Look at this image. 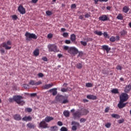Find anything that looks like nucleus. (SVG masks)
<instances>
[{
    "label": "nucleus",
    "mask_w": 131,
    "mask_h": 131,
    "mask_svg": "<svg viewBox=\"0 0 131 131\" xmlns=\"http://www.w3.org/2000/svg\"><path fill=\"white\" fill-rule=\"evenodd\" d=\"M26 40L30 41L31 38L33 39H36L37 38V36L33 33H30L28 32H26L25 34Z\"/></svg>",
    "instance_id": "7ed1b4c3"
},
{
    "label": "nucleus",
    "mask_w": 131,
    "mask_h": 131,
    "mask_svg": "<svg viewBox=\"0 0 131 131\" xmlns=\"http://www.w3.org/2000/svg\"><path fill=\"white\" fill-rule=\"evenodd\" d=\"M45 120L46 122H50V121H52V120H54V118L52 117H47L45 118Z\"/></svg>",
    "instance_id": "b1692460"
},
{
    "label": "nucleus",
    "mask_w": 131,
    "mask_h": 131,
    "mask_svg": "<svg viewBox=\"0 0 131 131\" xmlns=\"http://www.w3.org/2000/svg\"><path fill=\"white\" fill-rule=\"evenodd\" d=\"M72 130L75 131L76 130V129H77V127L76 125H73L72 127Z\"/></svg>",
    "instance_id": "864d4df0"
},
{
    "label": "nucleus",
    "mask_w": 131,
    "mask_h": 131,
    "mask_svg": "<svg viewBox=\"0 0 131 131\" xmlns=\"http://www.w3.org/2000/svg\"><path fill=\"white\" fill-rule=\"evenodd\" d=\"M111 116L113 118H116L117 119H119V118H120V116L116 114H113L111 115Z\"/></svg>",
    "instance_id": "a878e982"
},
{
    "label": "nucleus",
    "mask_w": 131,
    "mask_h": 131,
    "mask_svg": "<svg viewBox=\"0 0 131 131\" xmlns=\"http://www.w3.org/2000/svg\"><path fill=\"white\" fill-rule=\"evenodd\" d=\"M116 69H117V70H122V67L120 65H118L117 66Z\"/></svg>",
    "instance_id": "79ce46f5"
},
{
    "label": "nucleus",
    "mask_w": 131,
    "mask_h": 131,
    "mask_svg": "<svg viewBox=\"0 0 131 131\" xmlns=\"http://www.w3.org/2000/svg\"><path fill=\"white\" fill-rule=\"evenodd\" d=\"M63 49L66 51H68V53H69V50L70 49V48H69V47H68V46H64Z\"/></svg>",
    "instance_id": "8fccbe9b"
},
{
    "label": "nucleus",
    "mask_w": 131,
    "mask_h": 131,
    "mask_svg": "<svg viewBox=\"0 0 131 131\" xmlns=\"http://www.w3.org/2000/svg\"><path fill=\"white\" fill-rule=\"evenodd\" d=\"M13 118L15 120H17V121H19V120H21V119H22V117L19 114L14 115L13 116Z\"/></svg>",
    "instance_id": "6ab92c4d"
},
{
    "label": "nucleus",
    "mask_w": 131,
    "mask_h": 131,
    "mask_svg": "<svg viewBox=\"0 0 131 131\" xmlns=\"http://www.w3.org/2000/svg\"><path fill=\"white\" fill-rule=\"evenodd\" d=\"M83 18H84V15H81L79 16V19H80V20H83Z\"/></svg>",
    "instance_id": "052dcab7"
},
{
    "label": "nucleus",
    "mask_w": 131,
    "mask_h": 131,
    "mask_svg": "<svg viewBox=\"0 0 131 131\" xmlns=\"http://www.w3.org/2000/svg\"><path fill=\"white\" fill-rule=\"evenodd\" d=\"M57 124L59 126H62V125H63V123L61 121H58L57 122Z\"/></svg>",
    "instance_id": "13d9d810"
},
{
    "label": "nucleus",
    "mask_w": 131,
    "mask_h": 131,
    "mask_svg": "<svg viewBox=\"0 0 131 131\" xmlns=\"http://www.w3.org/2000/svg\"><path fill=\"white\" fill-rule=\"evenodd\" d=\"M36 93H32L30 94V96L31 97H36Z\"/></svg>",
    "instance_id": "774afa93"
},
{
    "label": "nucleus",
    "mask_w": 131,
    "mask_h": 131,
    "mask_svg": "<svg viewBox=\"0 0 131 131\" xmlns=\"http://www.w3.org/2000/svg\"><path fill=\"white\" fill-rule=\"evenodd\" d=\"M0 52L1 54H5V50L4 49H1L0 50Z\"/></svg>",
    "instance_id": "338daca9"
},
{
    "label": "nucleus",
    "mask_w": 131,
    "mask_h": 131,
    "mask_svg": "<svg viewBox=\"0 0 131 131\" xmlns=\"http://www.w3.org/2000/svg\"><path fill=\"white\" fill-rule=\"evenodd\" d=\"M34 56H38L39 55V50L38 49H35L33 52Z\"/></svg>",
    "instance_id": "c756f323"
},
{
    "label": "nucleus",
    "mask_w": 131,
    "mask_h": 131,
    "mask_svg": "<svg viewBox=\"0 0 131 131\" xmlns=\"http://www.w3.org/2000/svg\"><path fill=\"white\" fill-rule=\"evenodd\" d=\"M62 36L63 37H68V36H69V34L67 32H64L63 33Z\"/></svg>",
    "instance_id": "c03bdc74"
},
{
    "label": "nucleus",
    "mask_w": 131,
    "mask_h": 131,
    "mask_svg": "<svg viewBox=\"0 0 131 131\" xmlns=\"http://www.w3.org/2000/svg\"><path fill=\"white\" fill-rule=\"evenodd\" d=\"M18 11L19 12H20V14H21V15H24L25 13H26V10H25V8L23 7L22 5H19L18 8Z\"/></svg>",
    "instance_id": "6e6552de"
},
{
    "label": "nucleus",
    "mask_w": 131,
    "mask_h": 131,
    "mask_svg": "<svg viewBox=\"0 0 131 131\" xmlns=\"http://www.w3.org/2000/svg\"><path fill=\"white\" fill-rule=\"evenodd\" d=\"M128 100V95L126 93H122L120 96V101L126 102Z\"/></svg>",
    "instance_id": "20e7f679"
},
{
    "label": "nucleus",
    "mask_w": 131,
    "mask_h": 131,
    "mask_svg": "<svg viewBox=\"0 0 131 131\" xmlns=\"http://www.w3.org/2000/svg\"><path fill=\"white\" fill-rule=\"evenodd\" d=\"M27 127L30 129H34L35 128V125L32 123H29L27 124Z\"/></svg>",
    "instance_id": "dca6fc26"
},
{
    "label": "nucleus",
    "mask_w": 131,
    "mask_h": 131,
    "mask_svg": "<svg viewBox=\"0 0 131 131\" xmlns=\"http://www.w3.org/2000/svg\"><path fill=\"white\" fill-rule=\"evenodd\" d=\"M38 76L39 77H43V74L41 73H39L38 74Z\"/></svg>",
    "instance_id": "680f3d73"
},
{
    "label": "nucleus",
    "mask_w": 131,
    "mask_h": 131,
    "mask_svg": "<svg viewBox=\"0 0 131 131\" xmlns=\"http://www.w3.org/2000/svg\"><path fill=\"white\" fill-rule=\"evenodd\" d=\"M60 130V131H68V129H67L66 128V127L62 126V127H61Z\"/></svg>",
    "instance_id": "a19ab883"
},
{
    "label": "nucleus",
    "mask_w": 131,
    "mask_h": 131,
    "mask_svg": "<svg viewBox=\"0 0 131 131\" xmlns=\"http://www.w3.org/2000/svg\"><path fill=\"white\" fill-rule=\"evenodd\" d=\"M49 52H54V53H59L60 51L58 49V47L56 44H49L48 45Z\"/></svg>",
    "instance_id": "f03ea898"
},
{
    "label": "nucleus",
    "mask_w": 131,
    "mask_h": 131,
    "mask_svg": "<svg viewBox=\"0 0 131 131\" xmlns=\"http://www.w3.org/2000/svg\"><path fill=\"white\" fill-rule=\"evenodd\" d=\"M72 9H75L76 8V5L75 4H72L71 5Z\"/></svg>",
    "instance_id": "e2e57ef3"
},
{
    "label": "nucleus",
    "mask_w": 131,
    "mask_h": 131,
    "mask_svg": "<svg viewBox=\"0 0 131 131\" xmlns=\"http://www.w3.org/2000/svg\"><path fill=\"white\" fill-rule=\"evenodd\" d=\"M99 20L103 21H108V20H109V17H108L106 15H102L99 17Z\"/></svg>",
    "instance_id": "9b49d317"
},
{
    "label": "nucleus",
    "mask_w": 131,
    "mask_h": 131,
    "mask_svg": "<svg viewBox=\"0 0 131 131\" xmlns=\"http://www.w3.org/2000/svg\"><path fill=\"white\" fill-rule=\"evenodd\" d=\"M76 67L77 69H81L82 68V64L78 63L77 64Z\"/></svg>",
    "instance_id": "f704fd0d"
},
{
    "label": "nucleus",
    "mask_w": 131,
    "mask_h": 131,
    "mask_svg": "<svg viewBox=\"0 0 131 131\" xmlns=\"http://www.w3.org/2000/svg\"><path fill=\"white\" fill-rule=\"evenodd\" d=\"M130 90H131V85L129 84L125 86L124 89V92L125 93H129V92H130Z\"/></svg>",
    "instance_id": "4be33fe9"
},
{
    "label": "nucleus",
    "mask_w": 131,
    "mask_h": 131,
    "mask_svg": "<svg viewBox=\"0 0 131 131\" xmlns=\"http://www.w3.org/2000/svg\"><path fill=\"white\" fill-rule=\"evenodd\" d=\"M80 43H81V45H82L84 47H85V46H86V45H88V43H86V42L83 41H80Z\"/></svg>",
    "instance_id": "de8ad7c7"
},
{
    "label": "nucleus",
    "mask_w": 131,
    "mask_h": 131,
    "mask_svg": "<svg viewBox=\"0 0 131 131\" xmlns=\"http://www.w3.org/2000/svg\"><path fill=\"white\" fill-rule=\"evenodd\" d=\"M72 116L73 117L74 119H77L78 118H80L81 117V113L79 111H76L73 113Z\"/></svg>",
    "instance_id": "0eeeda50"
},
{
    "label": "nucleus",
    "mask_w": 131,
    "mask_h": 131,
    "mask_svg": "<svg viewBox=\"0 0 131 131\" xmlns=\"http://www.w3.org/2000/svg\"><path fill=\"white\" fill-rule=\"evenodd\" d=\"M109 0H94L95 5H97L98 4V2H100V3H107Z\"/></svg>",
    "instance_id": "cd10ccee"
},
{
    "label": "nucleus",
    "mask_w": 131,
    "mask_h": 131,
    "mask_svg": "<svg viewBox=\"0 0 131 131\" xmlns=\"http://www.w3.org/2000/svg\"><path fill=\"white\" fill-rule=\"evenodd\" d=\"M103 35L104 36V37L109 38V35H108V33H107V32H104Z\"/></svg>",
    "instance_id": "37998d69"
},
{
    "label": "nucleus",
    "mask_w": 131,
    "mask_h": 131,
    "mask_svg": "<svg viewBox=\"0 0 131 131\" xmlns=\"http://www.w3.org/2000/svg\"><path fill=\"white\" fill-rule=\"evenodd\" d=\"M52 86H54V84H53V83L51 84H46L42 86V89L43 90H49V89H51Z\"/></svg>",
    "instance_id": "4468645a"
},
{
    "label": "nucleus",
    "mask_w": 131,
    "mask_h": 131,
    "mask_svg": "<svg viewBox=\"0 0 131 131\" xmlns=\"http://www.w3.org/2000/svg\"><path fill=\"white\" fill-rule=\"evenodd\" d=\"M25 111L26 112H29V113L32 112V108H29V107H27V108H26L25 109Z\"/></svg>",
    "instance_id": "58836bf2"
},
{
    "label": "nucleus",
    "mask_w": 131,
    "mask_h": 131,
    "mask_svg": "<svg viewBox=\"0 0 131 131\" xmlns=\"http://www.w3.org/2000/svg\"><path fill=\"white\" fill-rule=\"evenodd\" d=\"M124 103V101H122L120 100L119 103L118 104V107L119 109H122V108H124L125 106H126L127 103Z\"/></svg>",
    "instance_id": "1a4fd4ad"
},
{
    "label": "nucleus",
    "mask_w": 131,
    "mask_h": 131,
    "mask_svg": "<svg viewBox=\"0 0 131 131\" xmlns=\"http://www.w3.org/2000/svg\"><path fill=\"white\" fill-rule=\"evenodd\" d=\"M48 38H52V37H53V34H52V33L48 34Z\"/></svg>",
    "instance_id": "bf43d9fd"
},
{
    "label": "nucleus",
    "mask_w": 131,
    "mask_h": 131,
    "mask_svg": "<svg viewBox=\"0 0 131 131\" xmlns=\"http://www.w3.org/2000/svg\"><path fill=\"white\" fill-rule=\"evenodd\" d=\"M67 103H69V100H68V99H64L62 101V104H67Z\"/></svg>",
    "instance_id": "603ef678"
},
{
    "label": "nucleus",
    "mask_w": 131,
    "mask_h": 131,
    "mask_svg": "<svg viewBox=\"0 0 131 131\" xmlns=\"http://www.w3.org/2000/svg\"><path fill=\"white\" fill-rule=\"evenodd\" d=\"M82 56H83V53H82V52H79L78 57H80V58H81Z\"/></svg>",
    "instance_id": "6e6d98bb"
},
{
    "label": "nucleus",
    "mask_w": 131,
    "mask_h": 131,
    "mask_svg": "<svg viewBox=\"0 0 131 131\" xmlns=\"http://www.w3.org/2000/svg\"><path fill=\"white\" fill-rule=\"evenodd\" d=\"M12 42L10 40L7 41V42H4L2 43L3 48H5V50H11L12 49L11 47L8 46H11Z\"/></svg>",
    "instance_id": "39448f33"
},
{
    "label": "nucleus",
    "mask_w": 131,
    "mask_h": 131,
    "mask_svg": "<svg viewBox=\"0 0 131 131\" xmlns=\"http://www.w3.org/2000/svg\"><path fill=\"white\" fill-rule=\"evenodd\" d=\"M23 121H31L32 120V117L30 116H25L22 119Z\"/></svg>",
    "instance_id": "2eb2a0df"
},
{
    "label": "nucleus",
    "mask_w": 131,
    "mask_h": 131,
    "mask_svg": "<svg viewBox=\"0 0 131 131\" xmlns=\"http://www.w3.org/2000/svg\"><path fill=\"white\" fill-rule=\"evenodd\" d=\"M70 40L72 42H75V40H76V35L74 34H72L70 36Z\"/></svg>",
    "instance_id": "aec40b11"
},
{
    "label": "nucleus",
    "mask_w": 131,
    "mask_h": 131,
    "mask_svg": "<svg viewBox=\"0 0 131 131\" xmlns=\"http://www.w3.org/2000/svg\"><path fill=\"white\" fill-rule=\"evenodd\" d=\"M86 98L89 100H97V96L93 95H87Z\"/></svg>",
    "instance_id": "a211bd4d"
},
{
    "label": "nucleus",
    "mask_w": 131,
    "mask_h": 131,
    "mask_svg": "<svg viewBox=\"0 0 131 131\" xmlns=\"http://www.w3.org/2000/svg\"><path fill=\"white\" fill-rule=\"evenodd\" d=\"M111 93L113 94H119V91H118L117 89H114L111 91Z\"/></svg>",
    "instance_id": "7c9ffc66"
},
{
    "label": "nucleus",
    "mask_w": 131,
    "mask_h": 131,
    "mask_svg": "<svg viewBox=\"0 0 131 131\" xmlns=\"http://www.w3.org/2000/svg\"><path fill=\"white\" fill-rule=\"evenodd\" d=\"M85 121H86V119H84L83 118H81L80 120V122L81 123H82V122H85Z\"/></svg>",
    "instance_id": "5fc2aeb1"
},
{
    "label": "nucleus",
    "mask_w": 131,
    "mask_h": 131,
    "mask_svg": "<svg viewBox=\"0 0 131 131\" xmlns=\"http://www.w3.org/2000/svg\"><path fill=\"white\" fill-rule=\"evenodd\" d=\"M46 15L47 16H52L53 15V12L51 11H46Z\"/></svg>",
    "instance_id": "e433bc0d"
},
{
    "label": "nucleus",
    "mask_w": 131,
    "mask_h": 131,
    "mask_svg": "<svg viewBox=\"0 0 131 131\" xmlns=\"http://www.w3.org/2000/svg\"><path fill=\"white\" fill-rule=\"evenodd\" d=\"M94 33L95 34H96V35H99V36L103 35V33H102L101 31H99L98 30L95 31Z\"/></svg>",
    "instance_id": "c85d7f7f"
},
{
    "label": "nucleus",
    "mask_w": 131,
    "mask_h": 131,
    "mask_svg": "<svg viewBox=\"0 0 131 131\" xmlns=\"http://www.w3.org/2000/svg\"><path fill=\"white\" fill-rule=\"evenodd\" d=\"M72 125H76V126H79V123L75 122L74 121L72 122Z\"/></svg>",
    "instance_id": "72a5a7b5"
},
{
    "label": "nucleus",
    "mask_w": 131,
    "mask_h": 131,
    "mask_svg": "<svg viewBox=\"0 0 131 131\" xmlns=\"http://www.w3.org/2000/svg\"><path fill=\"white\" fill-rule=\"evenodd\" d=\"M89 110L85 109V108H82L81 110L80 113L81 114V116H83V115H88L89 113Z\"/></svg>",
    "instance_id": "ddd939ff"
},
{
    "label": "nucleus",
    "mask_w": 131,
    "mask_h": 131,
    "mask_svg": "<svg viewBox=\"0 0 131 131\" xmlns=\"http://www.w3.org/2000/svg\"><path fill=\"white\" fill-rule=\"evenodd\" d=\"M12 19L13 20H17V19H18V16L16 15H12Z\"/></svg>",
    "instance_id": "4d7b16f0"
},
{
    "label": "nucleus",
    "mask_w": 131,
    "mask_h": 131,
    "mask_svg": "<svg viewBox=\"0 0 131 131\" xmlns=\"http://www.w3.org/2000/svg\"><path fill=\"white\" fill-rule=\"evenodd\" d=\"M63 115L65 117H69V116H70V113H69L68 111H64L63 112Z\"/></svg>",
    "instance_id": "bb28decb"
},
{
    "label": "nucleus",
    "mask_w": 131,
    "mask_h": 131,
    "mask_svg": "<svg viewBox=\"0 0 131 131\" xmlns=\"http://www.w3.org/2000/svg\"><path fill=\"white\" fill-rule=\"evenodd\" d=\"M118 122L120 124L121 123H123V122H124V119H120L118 121Z\"/></svg>",
    "instance_id": "3c124183"
},
{
    "label": "nucleus",
    "mask_w": 131,
    "mask_h": 131,
    "mask_svg": "<svg viewBox=\"0 0 131 131\" xmlns=\"http://www.w3.org/2000/svg\"><path fill=\"white\" fill-rule=\"evenodd\" d=\"M105 126L106 128H110V127H111V123H107L105 124Z\"/></svg>",
    "instance_id": "4c0bfd02"
},
{
    "label": "nucleus",
    "mask_w": 131,
    "mask_h": 131,
    "mask_svg": "<svg viewBox=\"0 0 131 131\" xmlns=\"http://www.w3.org/2000/svg\"><path fill=\"white\" fill-rule=\"evenodd\" d=\"M59 129V128L58 126L54 125L50 127V131H58Z\"/></svg>",
    "instance_id": "5701e85b"
},
{
    "label": "nucleus",
    "mask_w": 131,
    "mask_h": 131,
    "mask_svg": "<svg viewBox=\"0 0 131 131\" xmlns=\"http://www.w3.org/2000/svg\"><path fill=\"white\" fill-rule=\"evenodd\" d=\"M117 18L118 19V20H123V16H122V14H121V13H119L117 17Z\"/></svg>",
    "instance_id": "2f4dec72"
},
{
    "label": "nucleus",
    "mask_w": 131,
    "mask_h": 131,
    "mask_svg": "<svg viewBox=\"0 0 131 131\" xmlns=\"http://www.w3.org/2000/svg\"><path fill=\"white\" fill-rule=\"evenodd\" d=\"M41 83H42L41 81H38L35 83V85H39V84H41Z\"/></svg>",
    "instance_id": "0e129e2a"
},
{
    "label": "nucleus",
    "mask_w": 131,
    "mask_h": 131,
    "mask_svg": "<svg viewBox=\"0 0 131 131\" xmlns=\"http://www.w3.org/2000/svg\"><path fill=\"white\" fill-rule=\"evenodd\" d=\"M69 53L72 55H77L78 54V50L75 47H70L69 50Z\"/></svg>",
    "instance_id": "423d86ee"
},
{
    "label": "nucleus",
    "mask_w": 131,
    "mask_h": 131,
    "mask_svg": "<svg viewBox=\"0 0 131 131\" xmlns=\"http://www.w3.org/2000/svg\"><path fill=\"white\" fill-rule=\"evenodd\" d=\"M64 42L66 45H70L71 44V40H66Z\"/></svg>",
    "instance_id": "49530a36"
},
{
    "label": "nucleus",
    "mask_w": 131,
    "mask_h": 131,
    "mask_svg": "<svg viewBox=\"0 0 131 131\" xmlns=\"http://www.w3.org/2000/svg\"><path fill=\"white\" fill-rule=\"evenodd\" d=\"M23 99V97L20 95L14 96L13 98H10L9 99V101L10 103H13V102H16L17 104L18 105H21V106H23L24 104H25V101L22 100Z\"/></svg>",
    "instance_id": "f257e3e1"
},
{
    "label": "nucleus",
    "mask_w": 131,
    "mask_h": 131,
    "mask_svg": "<svg viewBox=\"0 0 131 131\" xmlns=\"http://www.w3.org/2000/svg\"><path fill=\"white\" fill-rule=\"evenodd\" d=\"M61 91L62 92V93H66L67 92H68V89H67V88H62Z\"/></svg>",
    "instance_id": "09e8293b"
},
{
    "label": "nucleus",
    "mask_w": 131,
    "mask_h": 131,
    "mask_svg": "<svg viewBox=\"0 0 131 131\" xmlns=\"http://www.w3.org/2000/svg\"><path fill=\"white\" fill-rule=\"evenodd\" d=\"M36 82L34 80H31L29 82V84L31 85H35Z\"/></svg>",
    "instance_id": "a18cd8bd"
},
{
    "label": "nucleus",
    "mask_w": 131,
    "mask_h": 131,
    "mask_svg": "<svg viewBox=\"0 0 131 131\" xmlns=\"http://www.w3.org/2000/svg\"><path fill=\"white\" fill-rule=\"evenodd\" d=\"M101 48H102V50H103V51H106L107 54H108L109 51L111 50V48H109V46H108L107 45H103V46H101Z\"/></svg>",
    "instance_id": "f8f14e48"
},
{
    "label": "nucleus",
    "mask_w": 131,
    "mask_h": 131,
    "mask_svg": "<svg viewBox=\"0 0 131 131\" xmlns=\"http://www.w3.org/2000/svg\"><path fill=\"white\" fill-rule=\"evenodd\" d=\"M85 85L87 88H92L93 83H86Z\"/></svg>",
    "instance_id": "ea45409f"
},
{
    "label": "nucleus",
    "mask_w": 131,
    "mask_h": 131,
    "mask_svg": "<svg viewBox=\"0 0 131 131\" xmlns=\"http://www.w3.org/2000/svg\"><path fill=\"white\" fill-rule=\"evenodd\" d=\"M110 41H111L112 42H114V41H115V40H116V38L115 37H114V36H112V37L110 38Z\"/></svg>",
    "instance_id": "c9c22d12"
},
{
    "label": "nucleus",
    "mask_w": 131,
    "mask_h": 131,
    "mask_svg": "<svg viewBox=\"0 0 131 131\" xmlns=\"http://www.w3.org/2000/svg\"><path fill=\"white\" fill-rule=\"evenodd\" d=\"M39 127L42 128H47L48 124H47L45 121H42L39 124Z\"/></svg>",
    "instance_id": "9d476101"
},
{
    "label": "nucleus",
    "mask_w": 131,
    "mask_h": 131,
    "mask_svg": "<svg viewBox=\"0 0 131 131\" xmlns=\"http://www.w3.org/2000/svg\"><path fill=\"white\" fill-rule=\"evenodd\" d=\"M120 34H121V36H125V35L127 34V31H126L125 30H123L120 32Z\"/></svg>",
    "instance_id": "393cba45"
},
{
    "label": "nucleus",
    "mask_w": 131,
    "mask_h": 131,
    "mask_svg": "<svg viewBox=\"0 0 131 131\" xmlns=\"http://www.w3.org/2000/svg\"><path fill=\"white\" fill-rule=\"evenodd\" d=\"M57 88H53L49 90L50 93H52L53 96H56L58 92H57Z\"/></svg>",
    "instance_id": "f3484780"
},
{
    "label": "nucleus",
    "mask_w": 131,
    "mask_h": 131,
    "mask_svg": "<svg viewBox=\"0 0 131 131\" xmlns=\"http://www.w3.org/2000/svg\"><path fill=\"white\" fill-rule=\"evenodd\" d=\"M38 2V0H32L31 3L32 4H36Z\"/></svg>",
    "instance_id": "69168bd1"
},
{
    "label": "nucleus",
    "mask_w": 131,
    "mask_h": 131,
    "mask_svg": "<svg viewBox=\"0 0 131 131\" xmlns=\"http://www.w3.org/2000/svg\"><path fill=\"white\" fill-rule=\"evenodd\" d=\"M128 11H129V7H128V6H125L123 8L122 12L123 13H125V14H127V13L128 12Z\"/></svg>",
    "instance_id": "412c9836"
},
{
    "label": "nucleus",
    "mask_w": 131,
    "mask_h": 131,
    "mask_svg": "<svg viewBox=\"0 0 131 131\" xmlns=\"http://www.w3.org/2000/svg\"><path fill=\"white\" fill-rule=\"evenodd\" d=\"M62 98L64 99V97H63L62 96H61V95H57L56 97V99L57 101H60V99H62Z\"/></svg>",
    "instance_id": "473e14b6"
}]
</instances>
